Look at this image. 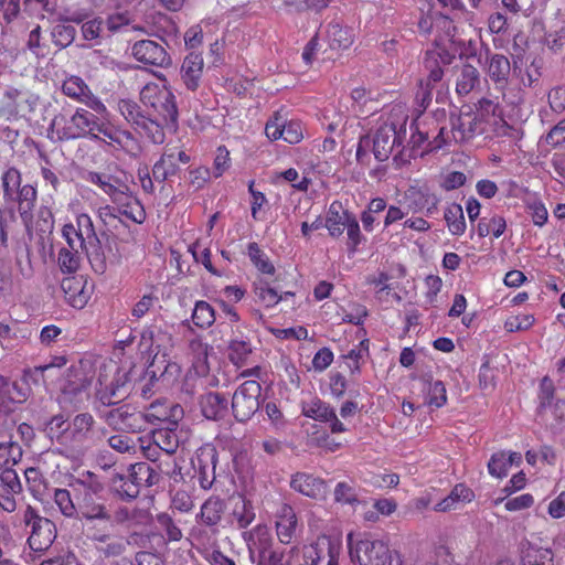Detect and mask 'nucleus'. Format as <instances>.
<instances>
[{
	"label": "nucleus",
	"mask_w": 565,
	"mask_h": 565,
	"mask_svg": "<svg viewBox=\"0 0 565 565\" xmlns=\"http://www.w3.org/2000/svg\"><path fill=\"white\" fill-rule=\"evenodd\" d=\"M71 488L78 508V518L110 521L103 499L104 486L96 475L88 471L85 478L76 479Z\"/></svg>",
	"instance_id": "f257e3e1"
},
{
	"label": "nucleus",
	"mask_w": 565,
	"mask_h": 565,
	"mask_svg": "<svg viewBox=\"0 0 565 565\" xmlns=\"http://www.w3.org/2000/svg\"><path fill=\"white\" fill-rule=\"evenodd\" d=\"M77 107L71 115L60 113L53 117L49 128V137L57 141H71L94 136V127L98 120L95 111Z\"/></svg>",
	"instance_id": "f03ea898"
},
{
	"label": "nucleus",
	"mask_w": 565,
	"mask_h": 565,
	"mask_svg": "<svg viewBox=\"0 0 565 565\" xmlns=\"http://www.w3.org/2000/svg\"><path fill=\"white\" fill-rule=\"evenodd\" d=\"M75 232L78 247L86 253L93 270L103 275L107 270V259L100 238L97 236L94 223L88 214L77 215Z\"/></svg>",
	"instance_id": "7ed1b4c3"
},
{
	"label": "nucleus",
	"mask_w": 565,
	"mask_h": 565,
	"mask_svg": "<svg viewBox=\"0 0 565 565\" xmlns=\"http://www.w3.org/2000/svg\"><path fill=\"white\" fill-rule=\"evenodd\" d=\"M96 420L89 413L75 415L68 423L65 450H56L67 458L84 455L93 441Z\"/></svg>",
	"instance_id": "20e7f679"
},
{
	"label": "nucleus",
	"mask_w": 565,
	"mask_h": 565,
	"mask_svg": "<svg viewBox=\"0 0 565 565\" xmlns=\"http://www.w3.org/2000/svg\"><path fill=\"white\" fill-rule=\"evenodd\" d=\"M140 100L166 125H177L179 113L175 96L167 86L161 87L154 83L145 85L140 92Z\"/></svg>",
	"instance_id": "39448f33"
},
{
	"label": "nucleus",
	"mask_w": 565,
	"mask_h": 565,
	"mask_svg": "<svg viewBox=\"0 0 565 565\" xmlns=\"http://www.w3.org/2000/svg\"><path fill=\"white\" fill-rule=\"evenodd\" d=\"M92 384V375L79 365L67 369L64 382L61 386L58 402L64 407L78 408L88 398V388Z\"/></svg>",
	"instance_id": "423d86ee"
},
{
	"label": "nucleus",
	"mask_w": 565,
	"mask_h": 565,
	"mask_svg": "<svg viewBox=\"0 0 565 565\" xmlns=\"http://www.w3.org/2000/svg\"><path fill=\"white\" fill-rule=\"evenodd\" d=\"M23 522L26 527H30L29 547L38 553L47 551L56 537L55 524L47 518L41 516L31 505H28L24 511Z\"/></svg>",
	"instance_id": "0eeeda50"
},
{
	"label": "nucleus",
	"mask_w": 565,
	"mask_h": 565,
	"mask_svg": "<svg viewBox=\"0 0 565 565\" xmlns=\"http://www.w3.org/2000/svg\"><path fill=\"white\" fill-rule=\"evenodd\" d=\"M262 385L255 380L243 382L232 396V412L239 423L249 420L260 407Z\"/></svg>",
	"instance_id": "6e6552de"
},
{
	"label": "nucleus",
	"mask_w": 565,
	"mask_h": 565,
	"mask_svg": "<svg viewBox=\"0 0 565 565\" xmlns=\"http://www.w3.org/2000/svg\"><path fill=\"white\" fill-rule=\"evenodd\" d=\"M406 138V127H397L395 122L383 124L371 138L372 151L380 162L386 161L395 149H398Z\"/></svg>",
	"instance_id": "1a4fd4ad"
},
{
	"label": "nucleus",
	"mask_w": 565,
	"mask_h": 565,
	"mask_svg": "<svg viewBox=\"0 0 565 565\" xmlns=\"http://www.w3.org/2000/svg\"><path fill=\"white\" fill-rule=\"evenodd\" d=\"M353 535H348V546L351 559L359 565H385L390 556V550L382 541L369 539L353 542Z\"/></svg>",
	"instance_id": "9d476101"
},
{
	"label": "nucleus",
	"mask_w": 565,
	"mask_h": 565,
	"mask_svg": "<svg viewBox=\"0 0 565 565\" xmlns=\"http://www.w3.org/2000/svg\"><path fill=\"white\" fill-rule=\"evenodd\" d=\"M100 418L117 431L136 434L145 430V419L141 412L129 404L100 412Z\"/></svg>",
	"instance_id": "9b49d317"
},
{
	"label": "nucleus",
	"mask_w": 565,
	"mask_h": 565,
	"mask_svg": "<svg viewBox=\"0 0 565 565\" xmlns=\"http://www.w3.org/2000/svg\"><path fill=\"white\" fill-rule=\"evenodd\" d=\"M217 462L218 452L211 444L201 446L192 458L194 478L198 479V482L203 490L212 489L216 480L215 470Z\"/></svg>",
	"instance_id": "f8f14e48"
},
{
	"label": "nucleus",
	"mask_w": 565,
	"mask_h": 565,
	"mask_svg": "<svg viewBox=\"0 0 565 565\" xmlns=\"http://www.w3.org/2000/svg\"><path fill=\"white\" fill-rule=\"evenodd\" d=\"M145 419V430L149 424L160 426L178 427L179 422L184 416L183 408L173 402L167 399H157L152 402L145 412H141Z\"/></svg>",
	"instance_id": "ddd939ff"
},
{
	"label": "nucleus",
	"mask_w": 565,
	"mask_h": 565,
	"mask_svg": "<svg viewBox=\"0 0 565 565\" xmlns=\"http://www.w3.org/2000/svg\"><path fill=\"white\" fill-rule=\"evenodd\" d=\"M482 116L471 106H462L458 115H451V137L455 141H465L471 139L475 135L482 131Z\"/></svg>",
	"instance_id": "4468645a"
},
{
	"label": "nucleus",
	"mask_w": 565,
	"mask_h": 565,
	"mask_svg": "<svg viewBox=\"0 0 565 565\" xmlns=\"http://www.w3.org/2000/svg\"><path fill=\"white\" fill-rule=\"evenodd\" d=\"M132 56L140 63L167 68L172 64L171 55L162 43L153 40H140L131 47Z\"/></svg>",
	"instance_id": "2eb2a0df"
},
{
	"label": "nucleus",
	"mask_w": 565,
	"mask_h": 565,
	"mask_svg": "<svg viewBox=\"0 0 565 565\" xmlns=\"http://www.w3.org/2000/svg\"><path fill=\"white\" fill-rule=\"evenodd\" d=\"M62 92L67 97L85 104L87 108L97 114L104 115L107 113L104 103L93 94L88 85L79 76L72 75L67 77L62 84Z\"/></svg>",
	"instance_id": "dca6fc26"
},
{
	"label": "nucleus",
	"mask_w": 565,
	"mask_h": 565,
	"mask_svg": "<svg viewBox=\"0 0 565 565\" xmlns=\"http://www.w3.org/2000/svg\"><path fill=\"white\" fill-rule=\"evenodd\" d=\"M408 209L414 213L424 212L433 216L438 211L439 198L431 193L426 186H409L404 194Z\"/></svg>",
	"instance_id": "f3484780"
},
{
	"label": "nucleus",
	"mask_w": 565,
	"mask_h": 565,
	"mask_svg": "<svg viewBox=\"0 0 565 565\" xmlns=\"http://www.w3.org/2000/svg\"><path fill=\"white\" fill-rule=\"evenodd\" d=\"M302 414L306 417L312 418L315 420L328 423L332 434H340L347 430L343 423L339 420L334 408L319 398H316L309 404L305 405L302 408Z\"/></svg>",
	"instance_id": "a211bd4d"
},
{
	"label": "nucleus",
	"mask_w": 565,
	"mask_h": 565,
	"mask_svg": "<svg viewBox=\"0 0 565 565\" xmlns=\"http://www.w3.org/2000/svg\"><path fill=\"white\" fill-rule=\"evenodd\" d=\"M484 70L495 88L504 92L509 85L511 71H513L509 58L499 53L488 54Z\"/></svg>",
	"instance_id": "6ab92c4d"
},
{
	"label": "nucleus",
	"mask_w": 565,
	"mask_h": 565,
	"mask_svg": "<svg viewBox=\"0 0 565 565\" xmlns=\"http://www.w3.org/2000/svg\"><path fill=\"white\" fill-rule=\"evenodd\" d=\"M290 488L311 499H323L327 495L326 482L306 472H296L292 475Z\"/></svg>",
	"instance_id": "aec40b11"
},
{
	"label": "nucleus",
	"mask_w": 565,
	"mask_h": 565,
	"mask_svg": "<svg viewBox=\"0 0 565 565\" xmlns=\"http://www.w3.org/2000/svg\"><path fill=\"white\" fill-rule=\"evenodd\" d=\"M201 414L209 420H221L228 413V399L218 392H205L199 397Z\"/></svg>",
	"instance_id": "412c9836"
},
{
	"label": "nucleus",
	"mask_w": 565,
	"mask_h": 565,
	"mask_svg": "<svg viewBox=\"0 0 565 565\" xmlns=\"http://www.w3.org/2000/svg\"><path fill=\"white\" fill-rule=\"evenodd\" d=\"M203 57L198 53L188 54L181 65L180 76L186 89L194 92L199 88L203 75Z\"/></svg>",
	"instance_id": "4be33fe9"
},
{
	"label": "nucleus",
	"mask_w": 565,
	"mask_h": 565,
	"mask_svg": "<svg viewBox=\"0 0 565 565\" xmlns=\"http://www.w3.org/2000/svg\"><path fill=\"white\" fill-rule=\"evenodd\" d=\"M66 301L74 308L82 309L89 299V292L86 290V280L83 276L66 277L61 282Z\"/></svg>",
	"instance_id": "5701e85b"
},
{
	"label": "nucleus",
	"mask_w": 565,
	"mask_h": 565,
	"mask_svg": "<svg viewBox=\"0 0 565 565\" xmlns=\"http://www.w3.org/2000/svg\"><path fill=\"white\" fill-rule=\"evenodd\" d=\"M298 526L294 509L284 503L277 512L276 534L281 544H290Z\"/></svg>",
	"instance_id": "b1692460"
},
{
	"label": "nucleus",
	"mask_w": 565,
	"mask_h": 565,
	"mask_svg": "<svg viewBox=\"0 0 565 565\" xmlns=\"http://www.w3.org/2000/svg\"><path fill=\"white\" fill-rule=\"evenodd\" d=\"M225 511V503L220 497H210L201 505L198 522L210 527L212 532L217 531V526L222 521Z\"/></svg>",
	"instance_id": "393cba45"
},
{
	"label": "nucleus",
	"mask_w": 565,
	"mask_h": 565,
	"mask_svg": "<svg viewBox=\"0 0 565 565\" xmlns=\"http://www.w3.org/2000/svg\"><path fill=\"white\" fill-rule=\"evenodd\" d=\"M244 539L248 542L249 556L253 559L257 551L258 556L269 552L274 541L269 529L265 524L256 525L252 531L244 533Z\"/></svg>",
	"instance_id": "a878e982"
},
{
	"label": "nucleus",
	"mask_w": 565,
	"mask_h": 565,
	"mask_svg": "<svg viewBox=\"0 0 565 565\" xmlns=\"http://www.w3.org/2000/svg\"><path fill=\"white\" fill-rule=\"evenodd\" d=\"M353 214L344 210L339 201H333L328 210L323 226L327 227L329 235L338 238L343 234L344 226Z\"/></svg>",
	"instance_id": "bb28decb"
},
{
	"label": "nucleus",
	"mask_w": 565,
	"mask_h": 565,
	"mask_svg": "<svg viewBox=\"0 0 565 565\" xmlns=\"http://www.w3.org/2000/svg\"><path fill=\"white\" fill-rule=\"evenodd\" d=\"M96 126L94 127V136L89 138L90 140H98L108 145L117 143L119 146H124L126 141L132 140L130 132L116 129L100 117H98Z\"/></svg>",
	"instance_id": "cd10ccee"
},
{
	"label": "nucleus",
	"mask_w": 565,
	"mask_h": 565,
	"mask_svg": "<svg viewBox=\"0 0 565 565\" xmlns=\"http://www.w3.org/2000/svg\"><path fill=\"white\" fill-rule=\"evenodd\" d=\"M230 516L232 524H235L237 529L248 527L256 518L253 502L243 495L234 498Z\"/></svg>",
	"instance_id": "c85d7f7f"
},
{
	"label": "nucleus",
	"mask_w": 565,
	"mask_h": 565,
	"mask_svg": "<svg viewBox=\"0 0 565 565\" xmlns=\"http://www.w3.org/2000/svg\"><path fill=\"white\" fill-rule=\"evenodd\" d=\"M480 85V73L477 67L470 64L456 66V92L465 96Z\"/></svg>",
	"instance_id": "c756f323"
},
{
	"label": "nucleus",
	"mask_w": 565,
	"mask_h": 565,
	"mask_svg": "<svg viewBox=\"0 0 565 565\" xmlns=\"http://www.w3.org/2000/svg\"><path fill=\"white\" fill-rule=\"evenodd\" d=\"M178 427L160 426L152 430L151 440L156 444L161 451L168 455H173L179 448L180 436L177 431Z\"/></svg>",
	"instance_id": "7c9ffc66"
},
{
	"label": "nucleus",
	"mask_w": 565,
	"mask_h": 565,
	"mask_svg": "<svg viewBox=\"0 0 565 565\" xmlns=\"http://www.w3.org/2000/svg\"><path fill=\"white\" fill-rule=\"evenodd\" d=\"M141 341L142 343L148 344L150 351L154 352L156 355L161 352L166 355L167 350L172 347L171 335L157 327H150L143 330Z\"/></svg>",
	"instance_id": "2f4dec72"
},
{
	"label": "nucleus",
	"mask_w": 565,
	"mask_h": 565,
	"mask_svg": "<svg viewBox=\"0 0 565 565\" xmlns=\"http://www.w3.org/2000/svg\"><path fill=\"white\" fill-rule=\"evenodd\" d=\"M64 415H54L45 424L44 431L52 443H55L58 447L57 450H65L68 424Z\"/></svg>",
	"instance_id": "473e14b6"
},
{
	"label": "nucleus",
	"mask_w": 565,
	"mask_h": 565,
	"mask_svg": "<svg viewBox=\"0 0 565 565\" xmlns=\"http://www.w3.org/2000/svg\"><path fill=\"white\" fill-rule=\"evenodd\" d=\"M523 565H554L553 552L550 548L539 547L530 542L522 545Z\"/></svg>",
	"instance_id": "72a5a7b5"
},
{
	"label": "nucleus",
	"mask_w": 565,
	"mask_h": 565,
	"mask_svg": "<svg viewBox=\"0 0 565 565\" xmlns=\"http://www.w3.org/2000/svg\"><path fill=\"white\" fill-rule=\"evenodd\" d=\"M253 345L247 337H236L230 341L227 351L228 359L237 366H242L248 362L253 353Z\"/></svg>",
	"instance_id": "f704fd0d"
},
{
	"label": "nucleus",
	"mask_w": 565,
	"mask_h": 565,
	"mask_svg": "<svg viewBox=\"0 0 565 565\" xmlns=\"http://www.w3.org/2000/svg\"><path fill=\"white\" fill-rule=\"evenodd\" d=\"M174 152H163L152 167V175L156 182L163 183L179 172Z\"/></svg>",
	"instance_id": "c9c22d12"
},
{
	"label": "nucleus",
	"mask_w": 565,
	"mask_h": 565,
	"mask_svg": "<svg viewBox=\"0 0 565 565\" xmlns=\"http://www.w3.org/2000/svg\"><path fill=\"white\" fill-rule=\"evenodd\" d=\"M412 136L408 140L407 147L409 148L408 157H416L417 150H419L423 145H427L430 141V129L427 128V122L425 120L415 119L411 126Z\"/></svg>",
	"instance_id": "e433bc0d"
},
{
	"label": "nucleus",
	"mask_w": 565,
	"mask_h": 565,
	"mask_svg": "<svg viewBox=\"0 0 565 565\" xmlns=\"http://www.w3.org/2000/svg\"><path fill=\"white\" fill-rule=\"evenodd\" d=\"M439 58H441L444 64H448L450 63L451 57L448 54L441 56V54L438 52L426 53L424 65L425 68L428 71V76L426 82L424 83L427 84V86H433L434 84L440 82L444 76V71L438 61Z\"/></svg>",
	"instance_id": "4c0bfd02"
},
{
	"label": "nucleus",
	"mask_w": 565,
	"mask_h": 565,
	"mask_svg": "<svg viewBox=\"0 0 565 565\" xmlns=\"http://www.w3.org/2000/svg\"><path fill=\"white\" fill-rule=\"evenodd\" d=\"M473 498V492L465 484H457L451 492L441 501H439L434 510L438 512H446L456 507L460 501L470 502Z\"/></svg>",
	"instance_id": "58836bf2"
},
{
	"label": "nucleus",
	"mask_w": 565,
	"mask_h": 565,
	"mask_svg": "<svg viewBox=\"0 0 565 565\" xmlns=\"http://www.w3.org/2000/svg\"><path fill=\"white\" fill-rule=\"evenodd\" d=\"M111 491L124 501H131L138 497L137 486L130 482L128 473H115L110 480Z\"/></svg>",
	"instance_id": "ea45409f"
},
{
	"label": "nucleus",
	"mask_w": 565,
	"mask_h": 565,
	"mask_svg": "<svg viewBox=\"0 0 565 565\" xmlns=\"http://www.w3.org/2000/svg\"><path fill=\"white\" fill-rule=\"evenodd\" d=\"M122 203H117L118 215H124L135 223L141 224L146 218V213L140 202L130 193L125 195Z\"/></svg>",
	"instance_id": "a19ab883"
},
{
	"label": "nucleus",
	"mask_w": 565,
	"mask_h": 565,
	"mask_svg": "<svg viewBox=\"0 0 565 565\" xmlns=\"http://www.w3.org/2000/svg\"><path fill=\"white\" fill-rule=\"evenodd\" d=\"M21 173L15 167H8L1 177V186L6 202H14L15 194L21 188Z\"/></svg>",
	"instance_id": "79ce46f5"
},
{
	"label": "nucleus",
	"mask_w": 565,
	"mask_h": 565,
	"mask_svg": "<svg viewBox=\"0 0 565 565\" xmlns=\"http://www.w3.org/2000/svg\"><path fill=\"white\" fill-rule=\"evenodd\" d=\"M23 450L13 440L0 441V469L13 468L22 459Z\"/></svg>",
	"instance_id": "37998d69"
},
{
	"label": "nucleus",
	"mask_w": 565,
	"mask_h": 565,
	"mask_svg": "<svg viewBox=\"0 0 565 565\" xmlns=\"http://www.w3.org/2000/svg\"><path fill=\"white\" fill-rule=\"evenodd\" d=\"M448 230L452 235L460 236L466 231V221L462 206L458 203L450 204L444 214Z\"/></svg>",
	"instance_id": "c03bdc74"
},
{
	"label": "nucleus",
	"mask_w": 565,
	"mask_h": 565,
	"mask_svg": "<svg viewBox=\"0 0 565 565\" xmlns=\"http://www.w3.org/2000/svg\"><path fill=\"white\" fill-rule=\"evenodd\" d=\"M507 228V222L501 215H492L491 217L483 216L479 220L477 225V233L479 237H486L492 234L495 238L500 237Z\"/></svg>",
	"instance_id": "a18cd8bd"
},
{
	"label": "nucleus",
	"mask_w": 565,
	"mask_h": 565,
	"mask_svg": "<svg viewBox=\"0 0 565 565\" xmlns=\"http://www.w3.org/2000/svg\"><path fill=\"white\" fill-rule=\"evenodd\" d=\"M548 419L539 418L541 423L551 428L554 433L565 427V401L557 399L547 406Z\"/></svg>",
	"instance_id": "49530a36"
},
{
	"label": "nucleus",
	"mask_w": 565,
	"mask_h": 565,
	"mask_svg": "<svg viewBox=\"0 0 565 565\" xmlns=\"http://www.w3.org/2000/svg\"><path fill=\"white\" fill-rule=\"evenodd\" d=\"M163 125H166L162 120L152 119L149 116H143V118L137 124V128L145 132V135L156 145H161L164 142L166 135L163 131Z\"/></svg>",
	"instance_id": "de8ad7c7"
},
{
	"label": "nucleus",
	"mask_w": 565,
	"mask_h": 565,
	"mask_svg": "<svg viewBox=\"0 0 565 565\" xmlns=\"http://www.w3.org/2000/svg\"><path fill=\"white\" fill-rule=\"evenodd\" d=\"M327 38L332 50L347 49L352 43L350 31L339 23H330L328 25Z\"/></svg>",
	"instance_id": "09e8293b"
},
{
	"label": "nucleus",
	"mask_w": 565,
	"mask_h": 565,
	"mask_svg": "<svg viewBox=\"0 0 565 565\" xmlns=\"http://www.w3.org/2000/svg\"><path fill=\"white\" fill-rule=\"evenodd\" d=\"M15 201L19 204V212L23 220H26L34 207L36 201V190L31 184H25L19 189L15 194Z\"/></svg>",
	"instance_id": "8fccbe9b"
},
{
	"label": "nucleus",
	"mask_w": 565,
	"mask_h": 565,
	"mask_svg": "<svg viewBox=\"0 0 565 565\" xmlns=\"http://www.w3.org/2000/svg\"><path fill=\"white\" fill-rule=\"evenodd\" d=\"M555 387L553 381L548 376H544L540 384L539 399L540 404L537 407V418L548 419L547 406H550L554 399Z\"/></svg>",
	"instance_id": "3c124183"
},
{
	"label": "nucleus",
	"mask_w": 565,
	"mask_h": 565,
	"mask_svg": "<svg viewBox=\"0 0 565 565\" xmlns=\"http://www.w3.org/2000/svg\"><path fill=\"white\" fill-rule=\"evenodd\" d=\"M192 320L199 328H210L215 322V311L209 302L199 300L195 302Z\"/></svg>",
	"instance_id": "603ef678"
},
{
	"label": "nucleus",
	"mask_w": 565,
	"mask_h": 565,
	"mask_svg": "<svg viewBox=\"0 0 565 565\" xmlns=\"http://www.w3.org/2000/svg\"><path fill=\"white\" fill-rule=\"evenodd\" d=\"M54 501L61 513L66 518H78V508L75 498H72L71 491L67 489H55Z\"/></svg>",
	"instance_id": "864d4df0"
},
{
	"label": "nucleus",
	"mask_w": 565,
	"mask_h": 565,
	"mask_svg": "<svg viewBox=\"0 0 565 565\" xmlns=\"http://www.w3.org/2000/svg\"><path fill=\"white\" fill-rule=\"evenodd\" d=\"M128 470L137 472L139 481L143 482L145 488L159 486V475L152 463L146 461L136 462L128 466Z\"/></svg>",
	"instance_id": "5fc2aeb1"
},
{
	"label": "nucleus",
	"mask_w": 565,
	"mask_h": 565,
	"mask_svg": "<svg viewBox=\"0 0 565 565\" xmlns=\"http://www.w3.org/2000/svg\"><path fill=\"white\" fill-rule=\"evenodd\" d=\"M52 41L58 49L70 46L76 38V29L71 24H56L51 32Z\"/></svg>",
	"instance_id": "6e6d98bb"
},
{
	"label": "nucleus",
	"mask_w": 565,
	"mask_h": 565,
	"mask_svg": "<svg viewBox=\"0 0 565 565\" xmlns=\"http://www.w3.org/2000/svg\"><path fill=\"white\" fill-rule=\"evenodd\" d=\"M318 546L320 553H324V558H328V565H338V558L341 551V543L338 540L328 535L318 537Z\"/></svg>",
	"instance_id": "4d7b16f0"
},
{
	"label": "nucleus",
	"mask_w": 565,
	"mask_h": 565,
	"mask_svg": "<svg viewBox=\"0 0 565 565\" xmlns=\"http://www.w3.org/2000/svg\"><path fill=\"white\" fill-rule=\"evenodd\" d=\"M248 256L252 263L264 274L273 275L275 273L274 265L269 262L258 244L253 242L248 244Z\"/></svg>",
	"instance_id": "13d9d810"
},
{
	"label": "nucleus",
	"mask_w": 565,
	"mask_h": 565,
	"mask_svg": "<svg viewBox=\"0 0 565 565\" xmlns=\"http://www.w3.org/2000/svg\"><path fill=\"white\" fill-rule=\"evenodd\" d=\"M78 249L76 250L68 248H61L58 252L57 263L63 273L72 274L75 273L79 267V255Z\"/></svg>",
	"instance_id": "bf43d9fd"
},
{
	"label": "nucleus",
	"mask_w": 565,
	"mask_h": 565,
	"mask_svg": "<svg viewBox=\"0 0 565 565\" xmlns=\"http://www.w3.org/2000/svg\"><path fill=\"white\" fill-rule=\"evenodd\" d=\"M255 294L258 300L266 307H274L284 299V296H279L277 290L271 288L266 281L255 284Z\"/></svg>",
	"instance_id": "052dcab7"
},
{
	"label": "nucleus",
	"mask_w": 565,
	"mask_h": 565,
	"mask_svg": "<svg viewBox=\"0 0 565 565\" xmlns=\"http://www.w3.org/2000/svg\"><path fill=\"white\" fill-rule=\"evenodd\" d=\"M156 521L169 541L178 542L182 539V532L170 514L166 512L159 513Z\"/></svg>",
	"instance_id": "680f3d73"
},
{
	"label": "nucleus",
	"mask_w": 565,
	"mask_h": 565,
	"mask_svg": "<svg viewBox=\"0 0 565 565\" xmlns=\"http://www.w3.org/2000/svg\"><path fill=\"white\" fill-rule=\"evenodd\" d=\"M0 483L2 491L19 494L22 490V484L18 477L17 471L13 468L0 469Z\"/></svg>",
	"instance_id": "e2e57ef3"
},
{
	"label": "nucleus",
	"mask_w": 565,
	"mask_h": 565,
	"mask_svg": "<svg viewBox=\"0 0 565 565\" xmlns=\"http://www.w3.org/2000/svg\"><path fill=\"white\" fill-rule=\"evenodd\" d=\"M9 397L11 401L21 403L26 399V394L23 392L18 383L10 382V380L3 375H0V398Z\"/></svg>",
	"instance_id": "0e129e2a"
},
{
	"label": "nucleus",
	"mask_w": 565,
	"mask_h": 565,
	"mask_svg": "<svg viewBox=\"0 0 565 565\" xmlns=\"http://www.w3.org/2000/svg\"><path fill=\"white\" fill-rule=\"evenodd\" d=\"M540 64L536 63V61H533L531 65L525 70L523 73L521 68L516 66V64L513 65V74L520 77V85L524 87H531L535 83L539 82L541 77L540 72Z\"/></svg>",
	"instance_id": "69168bd1"
},
{
	"label": "nucleus",
	"mask_w": 565,
	"mask_h": 565,
	"mask_svg": "<svg viewBox=\"0 0 565 565\" xmlns=\"http://www.w3.org/2000/svg\"><path fill=\"white\" fill-rule=\"evenodd\" d=\"M127 544L118 537L110 536L103 544H97L96 551L104 557L120 556L126 551Z\"/></svg>",
	"instance_id": "338daca9"
},
{
	"label": "nucleus",
	"mask_w": 565,
	"mask_h": 565,
	"mask_svg": "<svg viewBox=\"0 0 565 565\" xmlns=\"http://www.w3.org/2000/svg\"><path fill=\"white\" fill-rule=\"evenodd\" d=\"M118 110L125 117V119L132 125L137 124L143 118L145 114L141 113L140 107L137 103L130 99H120L118 102Z\"/></svg>",
	"instance_id": "774afa93"
}]
</instances>
